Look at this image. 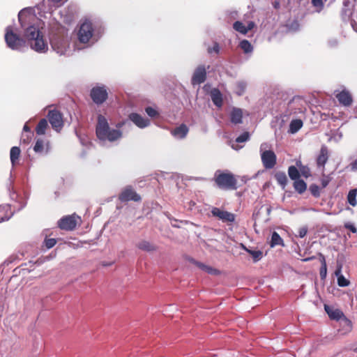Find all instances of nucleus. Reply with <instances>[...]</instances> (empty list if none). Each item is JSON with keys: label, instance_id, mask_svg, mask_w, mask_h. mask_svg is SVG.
Returning a JSON list of instances; mask_svg holds the SVG:
<instances>
[{"label": "nucleus", "instance_id": "nucleus-52", "mask_svg": "<svg viewBox=\"0 0 357 357\" xmlns=\"http://www.w3.org/2000/svg\"><path fill=\"white\" fill-rule=\"evenodd\" d=\"M319 257L321 266H327L324 255L321 253H319Z\"/></svg>", "mask_w": 357, "mask_h": 357}, {"label": "nucleus", "instance_id": "nucleus-20", "mask_svg": "<svg viewBox=\"0 0 357 357\" xmlns=\"http://www.w3.org/2000/svg\"><path fill=\"white\" fill-rule=\"evenodd\" d=\"M41 33L40 32L38 27L35 26H30L25 29L24 36L31 43L35 38L41 36Z\"/></svg>", "mask_w": 357, "mask_h": 357}, {"label": "nucleus", "instance_id": "nucleus-2", "mask_svg": "<svg viewBox=\"0 0 357 357\" xmlns=\"http://www.w3.org/2000/svg\"><path fill=\"white\" fill-rule=\"evenodd\" d=\"M50 44L58 54H64L69 48L68 30L63 26L58 27L56 31L52 33L50 37Z\"/></svg>", "mask_w": 357, "mask_h": 357}, {"label": "nucleus", "instance_id": "nucleus-23", "mask_svg": "<svg viewBox=\"0 0 357 357\" xmlns=\"http://www.w3.org/2000/svg\"><path fill=\"white\" fill-rule=\"evenodd\" d=\"M188 132V128L185 124H181L172 131V134L178 138H184Z\"/></svg>", "mask_w": 357, "mask_h": 357}, {"label": "nucleus", "instance_id": "nucleus-56", "mask_svg": "<svg viewBox=\"0 0 357 357\" xmlns=\"http://www.w3.org/2000/svg\"><path fill=\"white\" fill-rule=\"evenodd\" d=\"M351 168L352 170H357V158L351 163Z\"/></svg>", "mask_w": 357, "mask_h": 357}, {"label": "nucleus", "instance_id": "nucleus-50", "mask_svg": "<svg viewBox=\"0 0 357 357\" xmlns=\"http://www.w3.org/2000/svg\"><path fill=\"white\" fill-rule=\"evenodd\" d=\"M345 228L348 229L349 230H350L352 233H356L357 231V229L356 228V227L352 225V224H350V223H347L345 225Z\"/></svg>", "mask_w": 357, "mask_h": 357}, {"label": "nucleus", "instance_id": "nucleus-59", "mask_svg": "<svg viewBox=\"0 0 357 357\" xmlns=\"http://www.w3.org/2000/svg\"><path fill=\"white\" fill-rule=\"evenodd\" d=\"M349 0H344L343 2L344 6H347L349 4Z\"/></svg>", "mask_w": 357, "mask_h": 357}, {"label": "nucleus", "instance_id": "nucleus-11", "mask_svg": "<svg viewBox=\"0 0 357 357\" xmlns=\"http://www.w3.org/2000/svg\"><path fill=\"white\" fill-rule=\"evenodd\" d=\"M213 216L218 218L224 222H233L235 220V215L227 211L222 210L217 207L211 209Z\"/></svg>", "mask_w": 357, "mask_h": 357}, {"label": "nucleus", "instance_id": "nucleus-21", "mask_svg": "<svg viewBox=\"0 0 357 357\" xmlns=\"http://www.w3.org/2000/svg\"><path fill=\"white\" fill-rule=\"evenodd\" d=\"M211 98L213 104L220 108L223 105L222 95L219 89H213L211 91Z\"/></svg>", "mask_w": 357, "mask_h": 357}, {"label": "nucleus", "instance_id": "nucleus-43", "mask_svg": "<svg viewBox=\"0 0 357 357\" xmlns=\"http://www.w3.org/2000/svg\"><path fill=\"white\" fill-rule=\"evenodd\" d=\"M44 243L47 249H50L55 245L56 241L55 238H45Z\"/></svg>", "mask_w": 357, "mask_h": 357}, {"label": "nucleus", "instance_id": "nucleus-15", "mask_svg": "<svg viewBox=\"0 0 357 357\" xmlns=\"http://www.w3.org/2000/svg\"><path fill=\"white\" fill-rule=\"evenodd\" d=\"M329 155L330 153L328 147L324 144L322 145L320 151L316 158L317 167L324 169L325 165L329 158Z\"/></svg>", "mask_w": 357, "mask_h": 357}, {"label": "nucleus", "instance_id": "nucleus-44", "mask_svg": "<svg viewBox=\"0 0 357 357\" xmlns=\"http://www.w3.org/2000/svg\"><path fill=\"white\" fill-rule=\"evenodd\" d=\"M319 275L321 280H325L327 275V266H321Z\"/></svg>", "mask_w": 357, "mask_h": 357}, {"label": "nucleus", "instance_id": "nucleus-38", "mask_svg": "<svg viewBox=\"0 0 357 357\" xmlns=\"http://www.w3.org/2000/svg\"><path fill=\"white\" fill-rule=\"evenodd\" d=\"M233 28L238 32L246 34L248 33V29H246V26L239 21H236L233 24Z\"/></svg>", "mask_w": 357, "mask_h": 357}, {"label": "nucleus", "instance_id": "nucleus-16", "mask_svg": "<svg viewBox=\"0 0 357 357\" xmlns=\"http://www.w3.org/2000/svg\"><path fill=\"white\" fill-rule=\"evenodd\" d=\"M29 43L31 48L36 52H45V50H47V42L44 40L43 35L35 38Z\"/></svg>", "mask_w": 357, "mask_h": 357}, {"label": "nucleus", "instance_id": "nucleus-28", "mask_svg": "<svg viewBox=\"0 0 357 357\" xmlns=\"http://www.w3.org/2000/svg\"><path fill=\"white\" fill-rule=\"evenodd\" d=\"M20 149L18 146H13L10 149V158L13 165H15L20 155Z\"/></svg>", "mask_w": 357, "mask_h": 357}, {"label": "nucleus", "instance_id": "nucleus-46", "mask_svg": "<svg viewBox=\"0 0 357 357\" xmlns=\"http://www.w3.org/2000/svg\"><path fill=\"white\" fill-rule=\"evenodd\" d=\"M298 233V236L300 238H303L306 236V234L307 233V228L306 227H301V228H299Z\"/></svg>", "mask_w": 357, "mask_h": 357}, {"label": "nucleus", "instance_id": "nucleus-13", "mask_svg": "<svg viewBox=\"0 0 357 357\" xmlns=\"http://www.w3.org/2000/svg\"><path fill=\"white\" fill-rule=\"evenodd\" d=\"M304 101L300 98H294L288 104L290 114H298L304 113L305 107L303 105Z\"/></svg>", "mask_w": 357, "mask_h": 357}, {"label": "nucleus", "instance_id": "nucleus-39", "mask_svg": "<svg viewBox=\"0 0 357 357\" xmlns=\"http://www.w3.org/2000/svg\"><path fill=\"white\" fill-rule=\"evenodd\" d=\"M249 139L250 133L248 132H244L236 139V142L238 143H242L247 142Z\"/></svg>", "mask_w": 357, "mask_h": 357}, {"label": "nucleus", "instance_id": "nucleus-64", "mask_svg": "<svg viewBox=\"0 0 357 357\" xmlns=\"http://www.w3.org/2000/svg\"><path fill=\"white\" fill-rule=\"evenodd\" d=\"M354 351L355 353H357V347H356V348H354Z\"/></svg>", "mask_w": 357, "mask_h": 357}, {"label": "nucleus", "instance_id": "nucleus-53", "mask_svg": "<svg viewBox=\"0 0 357 357\" xmlns=\"http://www.w3.org/2000/svg\"><path fill=\"white\" fill-rule=\"evenodd\" d=\"M319 257L321 266H327L324 255L321 253H319Z\"/></svg>", "mask_w": 357, "mask_h": 357}, {"label": "nucleus", "instance_id": "nucleus-58", "mask_svg": "<svg viewBox=\"0 0 357 357\" xmlns=\"http://www.w3.org/2000/svg\"><path fill=\"white\" fill-rule=\"evenodd\" d=\"M254 26H255V24H254L253 22H250V23L248 24V26H246V29H248V31L249 30H251V29L254 27Z\"/></svg>", "mask_w": 357, "mask_h": 357}, {"label": "nucleus", "instance_id": "nucleus-55", "mask_svg": "<svg viewBox=\"0 0 357 357\" xmlns=\"http://www.w3.org/2000/svg\"><path fill=\"white\" fill-rule=\"evenodd\" d=\"M23 130L26 132H29L30 135H33V133L31 131L30 127L27 124H25L24 126Z\"/></svg>", "mask_w": 357, "mask_h": 357}, {"label": "nucleus", "instance_id": "nucleus-5", "mask_svg": "<svg viewBox=\"0 0 357 357\" xmlns=\"http://www.w3.org/2000/svg\"><path fill=\"white\" fill-rule=\"evenodd\" d=\"M81 218L75 213H73L72 215H68L62 217L57 222V226L61 230L73 231L76 228L78 224L81 223Z\"/></svg>", "mask_w": 357, "mask_h": 357}, {"label": "nucleus", "instance_id": "nucleus-41", "mask_svg": "<svg viewBox=\"0 0 357 357\" xmlns=\"http://www.w3.org/2000/svg\"><path fill=\"white\" fill-rule=\"evenodd\" d=\"M310 191L314 197H319L320 196L319 188L316 184L310 185Z\"/></svg>", "mask_w": 357, "mask_h": 357}, {"label": "nucleus", "instance_id": "nucleus-29", "mask_svg": "<svg viewBox=\"0 0 357 357\" xmlns=\"http://www.w3.org/2000/svg\"><path fill=\"white\" fill-rule=\"evenodd\" d=\"M294 188L299 194L303 193L307 189L306 183L301 179H298L294 182Z\"/></svg>", "mask_w": 357, "mask_h": 357}, {"label": "nucleus", "instance_id": "nucleus-37", "mask_svg": "<svg viewBox=\"0 0 357 357\" xmlns=\"http://www.w3.org/2000/svg\"><path fill=\"white\" fill-rule=\"evenodd\" d=\"M239 46L243 50V51L246 54L250 53L253 50L251 43L247 40H243L240 43Z\"/></svg>", "mask_w": 357, "mask_h": 357}, {"label": "nucleus", "instance_id": "nucleus-54", "mask_svg": "<svg viewBox=\"0 0 357 357\" xmlns=\"http://www.w3.org/2000/svg\"><path fill=\"white\" fill-rule=\"evenodd\" d=\"M341 271H342V266H339L335 271V275L338 278L340 275H342L341 274Z\"/></svg>", "mask_w": 357, "mask_h": 357}, {"label": "nucleus", "instance_id": "nucleus-17", "mask_svg": "<svg viewBox=\"0 0 357 357\" xmlns=\"http://www.w3.org/2000/svg\"><path fill=\"white\" fill-rule=\"evenodd\" d=\"M336 98L339 102L346 107L352 104L353 99L350 93L347 91H342L336 95Z\"/></svg>", "mask_w": 357, "mask_h": 357}, {"label": "nucleus", "instance_id": "nucleus-30", "mask_svg": "<svg viewBox=\"0 0 357 357\" xmlns=\"http://www.w3.org/2000/svg\"><path fill=\"white\" fill-rule=\"evenodd\" d=\"M303 121L301 119L292 120L289 124V131L291 133L297 132L303 126Z\"/></svg>", "mask_w": 357, "mask_h": 357}, {"label": "nucleus", "instance_id": "nucleus-35", "mask_svg": "<svg viewBox=\"0 0 357 357\" xmlns=\"http://www.w3.org/2000/svg\"><path fill=\"white\" fill-rule=\"evenodd\" d=\"M296 165L299 168L300 174H301V175L305 178H308L311 176L310 169L307 166L303 165L301 161H297Z\"/></svg>", "mask_w": 357, "mask_h": 357}, {"label": "nucleus", "instance_id": "nucleus-26", "mask_svg": "<svg viewBox=\"0 0 357 357\" xmlns=\"http://www.w3.org/2000/svg\"><path fill=\"white\" fill-rule=\"evenodd\" d=\"M274 178L277 181L279 185L282 186V188H284L287 184V177L284 172H278L275 174Z\"/></svg>", "mask_w": 357, "mask_h": 357}, {"label": "nucleus", "instance_id": "nucleus-12", "mask_svg": "<svg viewBox=\"0 0 357 357\" xmlns=\"http://www.w3.org/2000/svg\"><path fill=\"white\" fill-rule=\"evenodd\" d=\"M206 79V69L204 66H199L195 70L191 83L192 85L200 84L204 83Z\"/></svg>", "mask_w": 357, "mask_h": 357}, {"label": "nucleus", "instance_id": "nucleus-62", "mask_svg": "<svg viewBox=\"0 0 357 357\" xmlns=\"http://www.w3.org/2000/svg\"><path fill=\"white\" fill-rule=\"evenodd\" d=\"M21 12L19 13L18 15V17H19V21L21 22Z\"/></svg>", "mask_w": 357, "mask_h": 357}, {"label": "nucleus", "instance_id": "nucleus-31", "mask_svg": "<svg viewBox=\"0 0 357 357\" xmlns=\"http://www.w3.org/2000/svg\"><path fill=\"white\" fill-rule=\"evenodd\" d=\"M270 245L272 248L276 245H284L282 238L276 231H274L272 234Z\"/></svg>", "mask_w": 357, "mask_h": 357}, {"label": "nucleus", "instance_id": "nucleus-6", "mask_svg": "<svg viewBox=\"0 0 357 357\" xmlns=\"http://www.w3.org/2000/svg\"><path fill=\"white\" fill-rule=\"evenodd\" d=\"M93 33L92 23L90 22H84L79 27L77 33L78 40L82 43H87L91 38Z\"/></svg>", "mask_w": 357, "mask_h": 357}, {"label": "nucleus", "instance_id": "nucleus-19", "mask_svg": "<svg viewBox=\"0 0 357 357\" xmlns=\"http://www.w3.org/2000/svg\"><path fill=\"white\" fill-rule=\"evenodd\" d=\"M129 119L139 128H145L149 124V120L144 119L137 113H131L129 115Z\"/></svg>", "mask_w": 357, "mask_h": 357}, {"label": "nucleus", "instance_id": "nucleus-40", "mask_svg": "<svg viewBox=\"0 0 357 357\" xmlns=\"http://www.w3.org/2000/svg\"><path fill=\"white\" fill-rule=\"evenodd\" d=\"M350 282L346 279L343 275H340L337 278V284L341 287H344L349 286Z\"/></svg>", "mask_w": 357, "mask_h": 357}, {"label": "nucleus", "instance_id": "nucleus-10", "mask_svg": "<svg viewBox=\"0 0 357 357\" xmlns=\"http://www.w3.org/2000/svg\"><path fill=\"white\" fill-rule=\"evenodd\" d=\"M261 159L265 169H273L277 163V156L274 151L266 150L261 153Z\"/></svg>", "mask_w": 357, "mask_h": 357}, {"label": "nucleus", "instance_id": "nucleus-1", "mask_svg": "<svg viewBox=\"0 0 357 357\" xmlns=\"http://www.w3.org/2000/svg\"><path fill=\"white\" fill-rule=\"evenodd\" d=\"M96 133L102 141L114 142L122 137V132L118 129L111 128L106 118L101 114L98 116Z\"/></svg>", "mask_w": 357, "mask_h": 357}, {"label": "nucleus", "instance_id": "nucleus-36", "mask_svg": "<svg viewBox=\"0 0 357 357\" xmlns=\"http://www.w3.org/2000/svg\"><path fill=\"white\" fill-rule=\"evenodd\" d=\"M244 249L252 257L255 262L260 260L263 256V252L260 250H252L246 248H244Z\"/></svg>", "mask_w": 357, "mask_h": 357}, {"label": "nucleus", "instance_id": "nucleus-3", "mask_svg": "<svg viewBox=\"0 0 357 357\" xmlns=\"http://www.w3.org/2000/svg\"><path fill=\"white\" fill-rule=\"evenodd\" d=\"M214 181L216 185L225 190H235L238 188L237 179L231 172L217 171L215 174Z\"/></svg>", "mask_w": 357, "mask_h": 357}, {"label": "nucleus", "instance_id": "nucleus-33", "mask_svg": "<svg viewBox=\"0 0 357 357\" xmlns=\"http://www.w3.org/2000/svg\"><path fill=\"white\" fill-rule=\"evenodd\" d=\"M300 170H298L295 166L291 165L288 168L289 176L291 180L296 181L300 178Z\"/></svg>", "mask_w": 357, "mask_h": 357}, {"label": "nucleus", "instance_id": "nucleus-60", "mask_svg": "<svg viewBox=\"0 0 357 357\" xmlns=\"http://www.w3.org/2000/svg\"><path fill=\"white\" fill-rule=\"evenodd\" d=\"M313 259H314V257H308V258L304 259L303 261H307L312 260Z\"/></svg>", "mask_w": 357, "mask_h": 357}, {"label": "nucleus", "instance_id": "nucleus-24", "mask_svg": "<svg viewBox=\"0 0 357 357\" xmlns=\"http://www.w3.org/2000/svg\"><path fill=\"white\" fill-rule=\"evenodd\" d=\"M48 128V123L45 119H42L40 120L38 123L37 124L35 131L38 135H43L45 134L46 130Z\"/></svg>", "mask_w": 357, "mask_h": 357}, {"label": "nucleus", "instance_id": "nucleus-57", "mask_svg": "<svg viewBox=\"0 0 357 357\" xmlns=\"http://www.w3.org/2000/svg\"><path fill=\"white\" fill-rule=\"evenodd\" d=\"M238 86L241 89V92H243L245 88V84L243 82H239L238 83ZM242 93H238L239 95H241Z\"/></svg>", "mask_w": 357, "mask_h": 357}, {"label": "nucleus", "instance_id": "nucleus-14", "mask_svg": "<svg viewBox=\"0 0 357 357\" xmlns=\"http://www.w3.org/2000/svg\"><path fill=\"white\" fill-rule=\"evenodd\" d=\"M50 149V142L47 139L39 138L36 140L33 146V151L40 155H47Z\"/></svg>", "mask_w": 357, "mask_h": 357}, {"label": "nucleus", "instance_id": "nucleus-49", "mask_svg": "<svg viewBox=\"0 0 357 357\" xmlns=\"http://www.w3.org/2000/svg\"><path fill=\"white\" fill-rule=\"evenodd\" d=\"M352 14V12L349 10V9H347V8H343L342 10V17H349Z\"/></svg>", "mask_w": 357, "mask_h": 357}, {"label": "nucleus", "instance_id": "nucleus-8", "mask_svg": "<svg viewBox=\"0 0 357 357\" xmlns=\"http://www.w3.org/2000/svg\"><path fill=\"white\" fill-rule=\"evenodd\" d=\"M90 96L96 104L100 105L107 99V90L104 86H95L91 90Z\"/></svg>", "mask_w": 357, "mask_h": 357}, {"label": "nucleus", "instance_id": "nucleus-27", "mask_svg": "<svg viewBox=\"0 0 357 357\" xmlns=\"http://www.w3.org/2000/svg\"><path fill=\"white\" fill-rule=\"evenodd\" d=\"M137 248L142 250L151 252L156 250V247L146 241H142L137 244Z\"/></svg>", "mask_w": 357, "mask_h": 357}, {"label": "nucleus", "instance_id": "nucleus-4", "mask_svg": "<svg viewBox=\"0 0 357 357\" xmlns=\"http://www.w3.org/2000/svg\"><path fill=\"white\" fill-rule=\"evenodd\" d=\"M4 38L7 46L13 50H18L25 46V40L14 33L10 26L6 27Z\"/></svg>", "mask_w": 357, "mask_h": 357}, {"label": "nucleus", "instance_id": "nucleus-47", "mask_svg": "<svg viewBox=\"0 0 357 357\" xmlns=\"http://www.w3.org/2000/svg\"><path fill=\"white\" fill-rule=\"evenodd\" d=\"M330 181H331V178L328 176L324 175L323 178L321 179V183L322 188H326L328 185Z\"/></svg>", "mask_w": 357, "mask_h": 357}, {"label": "nucleus", "instance_id": "nucleus-61", "mask_svg": "<svg viewBox=\"0 0 357 357\" xmlns=\"http://www.w3.org/2000/svg\"><path fill=\"white\" fill-rule=\"evenodd\" d=\"M53 3H59L61 2L62 0H51Z\"/></svg>", "mask_w": 357, "mask_h": 357}, {"label": "nucleus", "instance_id": "nucleus-7", "mask_svg": "<svg viewBox=\"0 0 357 357\" xmlns=\"http://www.w3.org/2000/svg\"><path fill=\"white\" fill-rule=\"evenodd\" d=\"M48 120L54 130L59 132L63 126L62 114L57 109H52L48 112Z\"/></svg>", "mask_w": 357, "mask_h": 357}, {"label": "nucleus", "instance_id": "nucleus-25", "mask_svg": "<svg viewBox=\"0 0 357 357\" xmlns=\"http://www.w3.org/2000/svg\"><path fill=\"white\" fill-rule=\"evenodd\" d=\"M325 310L331 319L339 320L344 317V314L340 310H331L328 305H325Z\"/></svg>", "mask_w": 357, "mask_h": 357}, {"label": "nucleus", "instance_id": "nucleus-63", "mask_svg": "<svg viewBox=\"0 0 357 357\" xmlns=\"http://www.w3.org/2000/svg\"><path fill=\"white\" fill-rule=\"evenodd\" d=\"M231 147H232V149H236V150L238 149V147H236V146H234V145H232Z\"/></svg>", "mask_w": 357, "mask_h": 357}, {"label": "nucleus", "instance_id": "nucleus-9", "mask_svg": "<svg viewBox=\"0 0 357 357\" xmlns=\"http://www.w3.org/2000/svg\"><path fill=\"white\" fill-rule=\"evenodd\" d=\"M119 199L121 202H127L129 201L139 202L141 197L138 195L131 185H128L123 189L119 195Z\"/></svg>", "mask_w": 357, "mask_h": 357}, {"label": "nucleus", "instance_id": "nucleus-45", "mask_svg": "<svg viewBox=\"0 0 357 357\" xmlns=\"http://www.w3.org/2000/svg\"><path fill=\"white\" fill-rule=\"evenodd\" d=\"M146 112L151 117H155L158 115L157 111L151 107L146 108Z\"/></svg>", "mask_w": 357, "mask_h": 357}, {"label": "nucleus", "instance_id": "nucleus-48", "mask_svg": "<svg viewBox=\"0 0 357 357\" xmlns=\"http://www.w3.org/2000/svg\"><path fill=\"white\" fill-rule=\"evenodd\" d=\"M312 3L314 7H319L320 9L324 8V2L322 0H312Z\"/></svg>", "mask_w": 357, "mask_h": 357}, {"label": "nucleus", "instance_id": "nucleus-34", "mask_svg": "<svg viewBox=\"0 0 357 357\" xmlns=\"http://www.w3.org/2000/svg\"><path fill=\"white\" fill-rule=\"evenodd\" d=\"M356 195L357 189H352L348 193L347 201L352 206H356L357 205Z\"/></svg>", "mask_w": 357, "mask_h": 357}, {"label": "nucleus", "instance_id": "nucleus-42", "mask_svg": "<svg viewBox=\"0 0 357 357\" xmlns=\"http://www.w3.org/2000/svg\"><path fill=\"white\" fill-rule=\"evenodd\" d=\"M207 52L208 54H211L213 53H215L216 54L220 52V45L217 42L213 43V46L212 47H208L207 49Z\"/></svg>", "mask_w": 357, "mask_h": 357}, {"label": "nucleus", "instance_id": "nucleus-32", "mask_svg": "<svg viewBox=\"0 0 357 357\" xmlns=\"http://www.w3.org/2000/svg\"><path fill=\"white\" fill-rule=\"evenodd\" d=\"M196 265L202 270L211 275H218L220 273L218 270L213 268L211 266H206L201 262H196Z\"/></svg>", "mask_w": 357, "mask_h": 357}, {"label": "nucleus", "instance_id": "nucleus-22", "mask_svg": "<svg viewBox=\"0 0 357 357\" xmlns=\"http://www.w3.org/2000/svg\"><path fill=\"white\" fill-rule=\"evenodd\" d=\"M243 112L239 108H233L230 114L231 122L234 124H239L242 123Z\"/></svg>", "mask_w": 357, "mask_h": 357}, {"label": "nucleus", "instance_id": "nucleus-18", "mask_svg": "<svg viewBox=\"0 0 357 357\" xmlns=\"http://www.w3.org/2000/svg\"><path fill=\"white\" fill-rule=\"evenodd\" d=\"M14 214L11 206L6 204L0 206V222L8 220Z\"/></svg>", "mask_w": 357, "mask_h": 357}, {"label": "nucleus", "instance_id": "nucleus-51", "mask_svg": "<svg viewBox=\"0 0 357 357\" xmlns=\"http://www.w3.org/2000/svg\"><path fill=\"white\" fill-rule=\"evenodd\" d=\"M31 135H26V137L24 136V135L22 137L21 141L24 144H29L31 141Z\"/></svg>", "mask_w": 357, "mask_h": 357}]
</instances>
